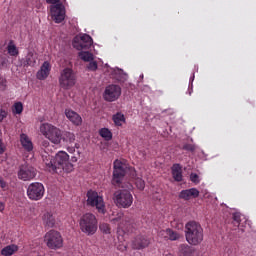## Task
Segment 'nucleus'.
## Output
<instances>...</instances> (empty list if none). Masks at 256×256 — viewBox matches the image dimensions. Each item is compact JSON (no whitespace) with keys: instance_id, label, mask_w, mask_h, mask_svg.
Wrapping results in <instances>:
<instances>
[{"instance_id":"1","label":"nucleus","mask_w":256,"mask_h":256,"mask_svg":"<svg viewBox=\"0 0 256 256\" xmlns=\"http://www.w3.org/2000/svg\"><path fill=\"white\" fill-rule=\"evenodd\" d=\"M42 161L50 173H61V171L71 173L73 171V164L69 162V154L64 151L58 152L54 158L45 151L42 154Z\"/></svg>"},{"instance_id":"2","label":"nucleus","mask_w":256,"mask_h":256,"mask_svg":"<svg viewBox=\"0 0 256 256\" xmlns=\"http://www.w3.org/2000/svg\"><path fill=\"white\" fill-rule=\"evenodd\" d=\"M185 237L189 245H200L203 242V226L197 221H189L185 224Z\"/></svg>"},{"instance_id":"3","label":"nucleus","mask_w":256,"mask_h":256,"mask_svg":"<svg viewBox=\"0 0 256 256\" xmlns=\"http://www.w3.org/2000/svg\"><path fill=\"white\" fill-rule=\"evenodd\" d=\"M80 231L85 235L91 236L97 233L98 221L93 213H85L79 219Z\"/></svg>"},{"instance_id":"4","label":"nucleus","mask_w":256,"mask_h":256,"mask_svg":"<svg viewBox=\"0 0 256 256\" xmlns=\"http://www.w3.org/2000/svg\"><path fill=\"white\" fill-rule=\"evenodd\" d=\"M40 133L46 139L49 140L53 145H61V141L63 140V132L53 124L43 123L40 125Z\"/></svg>"},{"instance_id":"5","label":"nucleus","mask_w":256,"mask_h":256,"mask_svg":"<svg viewBox=\"0 0 256 256\" xmlns=\"http://www.w3.org/2000/svg\"><path fill=\"white\" fill-rule=\"evenodd\" d=\"M131 189H133V185L129 184L128 189L117 190L114 193L113 199L117 207L129 209V207L133 205V194H131Z\"/></svg>"},{"instance_id":"6","label":"nucleus","mask_w":256,"mask_h":256,"mask_svg":"<svg viewBox=\"0 0 256 256\" xmlns=\"http://www.w3.org/2000/svg\"><path fill=\"white\" fill-rule=\"evenodd\" d=\"M86 197L87 207H95L98 213L105 215V200L103 199V196L99 195L97 191L89 190L86 194Z\"/></svg>"},{"instance_id":"7","label":"nucleus","mask_w":256,"mask_h":256,"mask_svg":"<svg viewBox=\"0 0 256 256\" xmlns=\"http://www.w3.org/2000/svg\"><path fill=\"white\" fill-rule=\"evenodd\" d=\"M75 83H77V75H75V72L71 68H64L60 72L59 77V85L61 89H64L65 91L75 87Z\"/></svg>"},{"instance_id":"8","label":"nucleus","mask_w":256,"mask_h":256,"mask_svg":"<svg viewBox=\"0 0 256 256\" xmlns=\"http://www.w3.org/2000/svg\"><path fill=\"white\" fill-rule=\"evenodd\" d=\"M125 175H127V165L121 160H115L113 163L112 185L121 187Z\"/></svg>"},{"instance_id":"9","label":"nucleus","mask_w":256,"mask_h":256,"mask_svg":"<svg viewBox=\"0 0 256 256\" xmlns=\"http://www.w3.org/2000/svg\"><path fill=\"white\" fill-rule=\"evenodd\" d=\"M44 241L49 249H61V247H63V236L55 230L47 232Z\"/></svg>"},{"instance_id":"10","label":"nucleus","mask_w":256,"mask_h":256,"mask_svg":"<svg viewBox=\"0 0 256 256\" xmlns=\"http://www.w3.org/2000/svg\"><path fill=\"white\" fill-rule=\"evenodd\" d=\"M45 195V186L40 182H33L27 188V196L31 201H41Z\"/></svg>"},{"instance_id":"11","label":"nucleus","mask_w":256,"mask_h":256,"mask_svg":"<svg viewBox=\"0 0 256 256\" xmlns=\"http://www.w3.org/2000/svg\"><path fill=\"white\" fill-rule=\"evenodd\" d=\"M37 177V169L29 164H23L18 171V179L21 181H31Z\"/></svg>"},{"instance_id":"12","label":"nucleus","mask_w":256,"mask_h":256,"mask_svg":"<svg viewBox=\"0 0 256 256\" xmlns=\"http://www.w3.org/2000/svg\"><path fill=\"white\" fill-rule=\"evenodd\" d=\"M121 97V86L111 84L105 88L104 91V99L109 103H113V101H117Z\"/></svg>"},{"instance_id":"13","label":"nucleus","mask_w":256,"mask_h":256,"mask_svg":"<svg viewBox=\"0 0 256 256\" xmlns=\"http://www.w3.org/2000/svg\"><path fill=\"white\" fill-rule=\"evenodd\" d=\"M50 13L55 23H63V21H65V6L63 4L58 3L52 5L50 8Z\"/></svg>"},{"instance_id":"14","label":"nucleus","mask_w":256,"mask_h":256,"mask_svg":"<svg viewBox=\"0 0 256 256\" xmlns=\"http://www.w3.org/2000/svg\"><path fill=\"white\" fill-rule=\"evenodd\" d=\"M93 46V38H91L88 34H83L80 37L79 42H74L73 47L74 49H77V51H87L88 49H91Z\"/></svg>"},{"instance_id":"15","label":"nucleus","mask_w":256,"mask_h":256,"mask_svg":"<svg viewBox=\"0 0 256 256\" xmlns=\"http://www.w3.org/2000/svg\"><path fill=\"white\" fill-rule=\"evenodd\" d=\"M247 224V220L245 216L239 212H235L232 214V225L239 229L241 233H245V225Z\"/></svg>"},{"instance_id":"16","label":"nucleus","mask_w":256,"mask_h":256,"mask_svg":"<svg viewBox=\"0 0 256 256\" xmlns=\"http://www.w3.org/2000/svg\"><path fill=\"white\" fill-rule=\"evenodd\" d=\"M200 192L197 190V188H190L182 190L178 197L179 199H183V201H190V199H197L199 197Z\"/></svg>"},{"instance_id":"17","label":"nucleus","mask_w":256,"mask_h":256,"mask_svg":"<svg viewBox=\"0 0 256 256\" xmlns=\"http://www.w3.org/2000/svg\"><path fill=\"white\" fill-rule=\"evenodd\" d=\"M65 116L69 121L73 123V125H76V127H79L83 123V118H81V115H79L77 112L73 111L72 109H65Z\"/></svg>"},{"instance_id":"18","label":"nucleus","mask_w":256,"mask_h":256,"mask_svg":"<svg viewBox=\"0 0 256 256\" xmlns=\"http://www.w3.org/2000/svg\"><path fill=\"white\" fill-rule=\"evenodd\" d=\"M159 237L169 239L170 241H179V239H181V234L171 228H167L166 230H161L159 232Z\"/></svg>"},{"instance_id":"19","label":"nucleus","mask_w":256,"mask_h":256,"mask_svg":"<svg viewBox=\"0 0 256 256\" xmlns=\"http://www.w3.org/2000/svg\"><path fill=\"white\" fill-rule=\"evenodd\" d=\"M112 221L118 223V229H122V231H129V227H131V218L129 216L122 215Z\"/></svg>"},{"instance_id":"20","label":"nucleus","mask_w":256,"mask_h":256,"mask_svg":"<svg viewBox=\"0 0 256 256\" xmlns=\"http://www.w3.org/2000/svg\"><path fill=\"white\" fill-rule=\"evenodd\" d=\"M51 73V64L48 61H45L40 70L37 72L36 77L39 81H45Z\"/></svg>"},{"instance_id":"21","label":"nucleus","mask_w":256,"mask_h":256,"mask_svg":"<svg viewBox=\"0 0 256 256\" xmlns=\"http://www.w3.org/2000/svg\"><path fill=\"white\" fill-rule=\"evenodd\" d=\"M150 243L151 241H149V238L145 236H137L132 242V247L133 249H145V247H149Z\"/></svg>"},{"instance_id":"22","label":"nucleus","mask_w":256,"mask_h":256,"mask_svg":"<svg viewBox=\"0 0 256 256\" xmlns=\"http://www.w3.org/2000/svg\"><path fill=\"white\" fill-rule=\"evenodd\" d=\"M171 169L174 181H177V183H181V181H183V169L181 167V164H174Z\"/></svg>"},{"instance_id":"23","label":"nucleus","mask_w":256,"mask_h":256,"mask_svg":"<svg viewBox=\"0 0 256 256\" xmlns=\"http://www.w3.org/2000/svg\"><path fill=\"white\" fill-rule=\"evenodd\" d=\"M20 143L23 149L28 153H31V151H33V142L31 141V138L27 136V134L20 135Z\"/></svg>"},{"instance_id":"24","label":"nucleus","mask_w":256,"mask_h":256,"mask_svg":"<svg viewBox=\"0 0 256 256\" xmlns=\"http://www.w3.org/2000/svg\"><path fill=\"white\" fill-rule=\"evenodd\" d=\"M42 221L46 227H55V214L53 212H45Z\"/></svg>"},{"instance_id":"25","label":"nucleus","mask_w":256,"mask_h":256,"mask_svg":"<svg viewBox=\"0 0 256 256\" xmlns=\"http://www.w3.org/2000/svg\"><path fill=\"white\" fill-rule=\"evenodd\" d=\"M195 253V248L193 246H189L187 244H182L178 248V255L179 256H191Z\"/></svg>"},{"instance_id":"26","label":"nucleus","mask_w":256,"mask_h":256,"mask_svg":"<svg viewBox=\"0 0 256 256\" xmlns=\"http://www.w3.org/2000/svg\"><path fill=\"white\" fill-rule=\"evenodd\" d=\"M19 251V246L12 244V245H7L1 250V255L2 256H11L15 255Z\"/></svg>"},{"instance_id":"27","label":"nucleus","mask_w":256,"mask_h":256,"mask_svg":"<svg viewBox=\"0 0 256 256\" xmlns=\"http://www.w3.org/2000/svg\"><path fill=\"white\" fill-rule=\"evenodd\" d=\"M112 121H114L116 127H121L123 123H125V115L121 112H117L113 115Z\"/></svg>"},{"instance_id":"28","label":"nucleus","mask_w":256,"mask_h":256,"mask_svg":"<svg viewBox=\"0 0 256 256\" xmlns=\"http://www.w3.org/2000/svg\"><path fill=\"white\" fill-rule=\"evenodd\" d=\"M7 52L10 54L11 57H17L19 55V50L17 49V46L15 45V42L13 40H10L7 45Z\"/></svg>"},{"instance_id":"29","label":"nucleus","mask_w":256,"mask_h":256,"mask_svg":"<svg viewBox=\"0 0 256 256\" xmlns=\"http://www.w3.org/2000/svg\"><path fill=\"white\" fill-rule=\"evenodd\" d=\"M99 135L105 139V141H111L113 139V133L108 128H101Z\"/></svg>"},{"instance_id":"30","label":"nucleus","mask_w":256,"mask_h":256,"mask_svg":"<svg viewBox=\"0 0 256 256\" xmlns=\"http://www.w3.org/2000/svg\"><path fill=\"white\" fill-rule=\"evenodd\" d=\"M79 57L82 61H85L86 63H89V61H93L95 57L93 56V53L89 51H81L79 52Z\"/></svg>"},{"instance_id":"31","label":"nucleus","mask_w":256,"mask_h":256,"mask_svg":"<svg viewBox=\"0 0 256 256\" xmlns=\"http://www.w3.org/2000/svg\"><path fill=\"white\" fill-rule=\"evenodd\" d=\"M114 78L118 83H125V81H127L128 76L127 74L122 72V70H117L114 74Z\"/></svg>"},{"instance_id":"32","label":"nucleus","mask_w":256,"mask_h":256,"mask_svg":"<svg viewBox=\"0 0 256 256\" xmlns=\"http://www.w3.org/2000/svg\"><path fill=\"white\" fill-rule=\"evenodd\" d=\"M62 139L66 143H75V134L72 132H64V134H62Z\"/></svg>"},{"instance_id":"33","label":"nucleus","mask_w":256,"mask_h":256,"mask_svg":"<svg viewBox=\"0 0 256 256\" xmlns=\"http://www.w3.org/2000/svg\"><path fill=\"white\" fill-rule=\"evenodd\" d=\"M13 113H15L16 115H21L23 113V103L21 102H16L13 105L12 108Z\"/></svg>"},{"instance_id":"34","label":"nucleus","mask_w":256,"mask_h":256,"mask_svg":"<svg viewBox=\"0 0 256 256\" xmlns=\"http://www.w3.org/2000/svg\"><path fill=\"white\" fill-rule=\"evenodd\" d=\"M134 183H135L137 189H139V191H143V189H145V181L143 179L135 178Z\"/></svg>"},{"instance_id":"35","label":"nucleus","mask_w":256,"mask_h":256,"mask_svg":"<svg viewBox=\"0 0 256 256\" xmlns=\"http://www.w3.org/2000/svg\"><path fill=\"white\" fill-rule=\"evenodd\" d=\"M100 231L105 233V235H109L111 234V226H109L107 223H102L100 224Z\"/></svg>"},{"instance_id":"36","label":"nucleus","mask_w":256,"mask_h":256,"mask_svg":"<svg viewBox=\"0 0 256 256\" xmlns=\"http://www.w3.org/2000/svg\"><path fill=\"white\" fill-rule=\"evenodd\" d=\"M99 65L97 64V61H89L87 65L88 71H96L98 69Z\"/></svg>"},{"instance_id":"37","label":"nucleus","mask_w":256,"mask_h":256,"mask_svg":"<svg viewBox=\"0 0 256 256\" xmlns=\"http://www.w3.org/2000/svg\"><path fill=\"white\" fill-rule=\"evenodd\" d=\"M190 181L195 185H199V183H201V179H199V176L196 173L190 174Z\"/></svg>"},{"instance_id":"38","label":"nucleus","mask_w":256,"mask_h":256,"mask_svg":"<svg viewBox=\"0 0 256 256\" xmlns=\"http://www.w3.org/2000/svg\"><path fill=\"white\" fill-rule=\"evenodd\" d=\"M7 63H9L7 57L0 55V69H3V67H7Z\"/></svg>"},{"instance_id":"39","label":"nucleus","mask_w":256,"mask_h":256,"mask_svg":"<svg viewBox=\"0 0 256 256\" xmlns=\"http://www.w3.org/2000/svg\"><path fill=\"white\" fill-rule=\"evenodd\" d=\"M7 88V80L0 76V91H5Z\"/></svg>"},{"instance_id":"40","label":"nucleus","mask_w":256,"mask_h":256,"mask_svg":"<svg viewBox=\"0 0 256 256\" xmlns=\"http://www.w3.org/2000/svg\"><path fill=\"white\" fill-rule=\"evenodd\" d=\"M7 187V182L5 181V179H3V177L0 176V188H2L3 191H5Z\"/></svg>"},{"instance_id":"41","label":"nucleus","mask_w":256,"mask_h":256,"mask_svg":"<svg viewBox=\"0 0 256 256\" xmlns=\"http://www.w3.org/2000/svg\"><path fill=\"white\" fill-rule=\"evenodd\" d=\"M184 151H195V146L192 144H185L183 146Z\"/></svg>"},{"instance_id":"42","label":"nucleus","mask_w":256,"mask_h":256,"mask_svg":"<svg viewBox=\"0 0 256 256\" xmlns=\"http://www.w3.org/2000/svg\"><path fill=\"white\" fill-rule=\"evenodd\" d=\"M7 117V111L0 109V123Z\"/></svg>"},{"instance_id":"43","label":"nucleus","mask_w":256,"mask_h":256,"mask_svg":"<svg viewBox=\"0 0 256 256\" xmlns=\"http://www.w3.org/2000/svg\"><path fill=\"white\" fill-rule=\"evenodd\" d=\"M118 251H127V244L121 243L117 246Z\"/></svg>"},{"instance_id":"44","label":"nucleus","mask_w":256,"mask_h":256,"mask_svg":"<svg viewBox=\"0 0 256 256\" xmlns=\"http://www.w3.org/2000/svg\"><path fill=\"white\" fill-rule=\"evenodd\" d=\"M5 153V144L3 143V140L0 138V155H3Z\"/></svg>"},{"instance_id":"45","label":"nucleus","mask_w":256,"mask_h":256,"mask_svg":"<svg viewBox=\"0 0 256 256\" xmlns=\"http://www.w3.org/2000/svg\"><path fill=\"white\" fill-rule=\"evenodd\" d=\"M61 0H46L47 3L51 4V5H57V3H59Z\"/></svg>"},{"instance_id":"46","label":"nucleus","mask_w":256,"mask_h":256,"mask_svg":"<svg viewBox=\"0 0 256 256\" xmlns=\"http://www.w3.org/2000/svg\"><path fill=\"white\" fill-rule=\"evenodd\" d=\"M49 145H50L49 141H47V140L42 141V147H44V149H47V147H49Z\"/></svg>"},{"instance_id":"47","label":"nucleus","mask_w":256,"mask_h":256,"mask_svg":"<svg viewBox=\"0 0 256 256\" xmlns=\"http://www.w3.org/2000/svg\"><path fill=\"white\" fill-rule=\"evenodd\" d=\"M5 211V203L0 201V213H3Z\"/></svg>"},{"instance_id":"48","label":"nucleus","mask_w":256,"mask_h":256,"mask_svg":"<svg viewBox=\"0 0 256 256\" xmlns=\"http://www.w3.org/2000/svg\"><path fill=\"white\" fill-rule=\"evenodd\" d=\"M26 65H29V66L33 65V62L31 61V58L26 59Z\"/></svg>"},{"instance_id":"49","label":"nucleus","mask_w":256,"mask_h":256,"mask_svg":"<svg viewBox=\"0 0 256 256\" xmlns=\"http://www.w3.org/2000/svg\"><path fill=\"white\" fill-rule=\"evenodd\" d=\"M67 151L70 153H75V147H68Z\"/></svg>"},{"instance_id":"50","label":"nucleus","mask_w":256,"mask_h":256,"mask_svg":"<svg viewBox=\"0 0 256 256\" xmlns=\"http://www.w3.org/2000/svg\"><path fill=\"white\" fill-rule=\"evenodd\" d=\"M71 161H72V163H77V157H75V156L72 157V158H71Z\"/></svg>"},{"instance_id":"51","label":"nucleus","mask_w":256,"mask_h":256,"mask_svg":"<svg viewBox=\"0 0 256 256\" xmlns=\"http://www.w3.org/2000/svg\"><path fill=\"white\" fill-rule=\"evenodd\" d=\"M165 256H175V255H173L171 253H167V254H165Z\"/></svg>"},{"instance_id":"52","label":"nucleus","mask_w":256,"mask_h":256,"mask_svg":"<svg viewBox=\"0 0 256 256\" xmlns=\"http://www.w3.org/2000/svg\"><path fill=\"white\" fill-rule=\"evenodd\" d=\"M76 149H79V144H75Z\"/></svg>"}]
</instances>
